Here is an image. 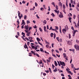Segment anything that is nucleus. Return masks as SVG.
<instances>
[{
	"label": "nucleus",
	"mask_w": 79,
	"mask_h": 79,
	"mask_svg": "<svg viewBox=\"0 0 79 79\" xmlns=\"http://www.w3.org/2000/svg\"><path fill=\"white\" fill-rule=\"evenodd\" d=\"M22 24H23V25H25V22H24V20H23L22 21Z\"/></svg>",
	"instance_id": "obj_14"
},
{
	"label": "nucleus",
	"mask_w": 79,
	"mask_h": 79,
	"mask_svg": "<svg viewBox=\"0 0 79 79\" xmlns=\"http://www.w3.org/2000/svg\"><path fill=\"white\" fill-rule=\"evenodd\" d=\"M66 6L67 7L68 6V0H66Z\"/></svg>",
	"instance_id": "obj_19"
},
{
	"label": "nucleus",
	"mask_w": 79,
	"mask_h": 79,
	"mask_svg": "<svg viewBox=\"0 0 79 79\" xmlns=\"http://www.w3.org/2000/svg\"><path fill=\"white\" fill-rule=\"evenodd\" d=\"M36 40L38 42H39V41H40V39L39 38H36Z\"/></svg>",
	"instance_id": "obj_12"
},
{
	"label": "nucleus",
	"mask_w": 79,
	"mask_h": 79,
	"mask_svg": "<svg viewBox=\"0 0 79 79\" xmlns=\"http://www.w3.org/2000/svg\"><path fill=\"white\" fill-rule=\"evenodd\" d=\"M63 31H64L65 32H66V30L65 28H64Z\"/></svg>",
	"instance_id": "obj_55"
},
{
	"label": "nucleus",
	"mask_w": 79,
	"mask_h": 79,
	"mask_svg": "<svg viewBox=\"0 0 79 79\" xmlns=\"http://www.w3.org/2000/svg\"><path fill=\"white\" fill-rule=\"evenodd\" d=\"M56 37V34L55 33H54V39H55V38Z\"/></svg>",
	"instance_id": "obj_31"
},
{
	"label": "nucleus",
	"mask_w": 79,
	"mask_h": 79,
	"mask_svg": "<svg viewBox=\"0 0 79 79\" xmlns=\"http://www.w3.org/2000/svg\"><path fill=\"white\" fill-rule=\"evenodd\" d=\"M39 29L40 32H42V28H41V27H40L39 28Z\"/></svg>",
	"instance_id": "obj_22"
},
{
	"label": "nucleus",
	"mask_w": 79,
	"mask_h": 79,
	"mask_svg": "<svg viewBox=\"0 0 79 79\" xmlns=\"http://www.w3.org/2000/svg\"><path fill=\"white\" fill-rule=\"evenodd\" d=\"M55 29H56V30H58V27L55 26Z\"/></svg>",
	"instance_id": "obj_36"
},
{
	"label": "nucleus",
	"mask_w": 79,
	"mask_h": 79,
	"mask_svg": "<svg viewBox=\"0 0 79 79\" xmlns=\"http://www.w3.org/2000/svg\"><path fill=\"white\" fill-rule=\"evenodd\" d=\"M69 50L70 51H71L72 52H74V49H70Z\"/></svg>",
	"instance_id": "obj_20"
},
{
	"label": "nucleus",
	"mask_w": 79,
	"mask_h": 79,
	"mask_svg": "<svg viewBox=\"0 0 79 79\" xmlns=\"http://www.w3.org/2000/svg\"><path fill=\"white\" fill-rule=\"evenodd\" d=\"M57 68H56V69L53 70L54 72H56V71H58L57 70Z\"/></svg>",
	"instance_id": "obj_17"
},
{
	"label": "nucleus",
	"mask_w": 79,
	"mask_h": 79,
	"mask_svg": "<svg viewBox=\"0 0 79 79\" xmlns=\"http://www.w3.org/2000/svg\"><path fill=\"white\" fill-rule=\"evenodd\" d=\"M55 51L56 52V53H59V52H58V51L57 50H55Z\"/></svg>",
	"instance_id": "obj_63"
},
{
	"label": "nucleus",
	"mask_w": 79,
	"mask_h": 79,
	"mask_svg": "<svg viewBox=\"0 0 79 79\" xmlns=\"http://www.w3.org/2000/svg\"><path fill=\"white\" fill-rule=\"evenodd\" d=\"M69 39H71V35H70V34H69Z\"/></svg>",
	"instance_id": "obj_48"
},
{
	"label": "nucleus",
	"mask_w": 79,
	"mask_h": 79,
	"mask_svg": "<svg viewBox=\"0 0 79 79\" xmlns=\"http://www.w3.org/2000/svg\"><path fill=\"white\" fill-rule=\"evenodd\" d=\"M51 59H52V58H51V57H49L48 58V60L50 61V60H51Z\"/></svg>",
	"instance_id": "obj_49"
},
{
	"label": "nucleus",
	"mask_w": 79,
	"mask_h": 79,
	"mask_svg": "<svg viewBox=\"0 0 79 79\" xmlns=\"http://www.w3.org/2000/svg\"><path fill=\"white\" fill-rule=\"evenodd\" d=\"M43 61H44V63H46V60H45L44 59H43Z\"/></svg>",
	"instance_id": "obj_64"
},
{
	"label": "nucleus",
	"mask_w": 79,
	"mask_h": 79,
	"mask_svg": "<svg viewBox=\"0 0 79 79\" xmlns=\"http://www.w3.org/2000/svg\"><path fill=\"white\" fill-rule=\"evenodd\" d=\"M71 29L73 30V31H74V27H73L72 26L71 27Z\"/></svg>",
	"instance_id": "obj_53"
},
{
	"label": "nucleus",
	"mask_w": 79,
	"mask_h": 79,
	"mask_svg": "<svg viewBox=\"0 0 79 79\" xmlns=\"http://www.w3.org/2000/svg\"><path fill=\"white\" fill-rule=\"evenodd\" d=\"M36 55L37 56L39 57V58L40 57V56H39V55L38 54H36Z\"/></svg>",
	"instance_id": "obj_42"
},
{
	"label": "nucleus",
	"mask_w": 79,
	"mask_h": 79,
	"mask_svg": "<svg viewBox=\"0 0 79 79\" xmlns=\"http://www.w3.org/2000/svg\"><path fill=\"white\" fill-rule=\"evenodd\" d=\"M24 28L26 30H28V25H25Z\"/></svg>",
	"instance_id": "obj_4"
},
{
	"label": "nucleus",
	"mask_w": 79,
	"mask_h": 79,
	"mask_svg": "<svg viewBox=\"0 0 79 79\" xmlns=\"http://www.w3.org/2000/svg\"><path fill=\"white\" fill-rule=\"evenodd\" d=\"M45 42L46 44H50V43H48V42L47 41V40H45Z\"/></svg>",
	"instance_id": "obj_24"
},
{
	"label": "nucleus",
	"mask_w": 79,
	"mask_h": 79,
	"mask_svg": "<svg viewBox=\"0 0 79 79\" xmlns=\"http://www.w3.org/2000/svg\"><path fill=\"white\" fill-rule=\"evenodd\" d=\"M24 48L26 49V48H27V45H26V44H25V46L24 45Z\"/></svg>",
	"instance_id": "obj_15"
},
{
	"label": "nucleus",
	"mask_w": 79,
	"mask_h": 79,
	"mask_svg": "<svg viewBox=\"0 0 79 79\" xmlns=\"http://www.w3.org/2000/svg\"><path fill=\"white\" fill-rule=\"evenodd\" d=\"M46 61L48 65L49 64L48 63H50V61L48 60V59H47Z\"/></svg>",
	"instance_id": "obj_10"
},
{
	"label": "nucleus",
	"mask_w": 79,
	"mask_h": 79,
	"mask_svg": "<svg viewBox=\"0 0 79 79\" xmlns=\"http://www.w3.org/2000/svg\"><path fill=\"white\" fill-rule=\"evenodd\" d=\"M51 15L52 16H53V17H54V16H55V15H54V14H53V13H52V14H51Z\"/></svg>",
	"instance_id": "obj_26"
},
{
	"label": "nucleus",
	"mask_w": 79,
	"mask_h": 79,
	"mask_svg": "<svg viewBox=\"0 0 79 79\" xmlns=\"http://www.w3.org/2000/svg\"><path fill=\"white\" fill-rule=\"evenodd\" d=\"M44 24H47V21H46V20H44L43 22Z\"/></svg>",
	"instance_id": "obj_16"
},
{
	"label": "nucleus",
	"mask_w": 79,
	"mask_h": 79,
	"mask_svg": "<svg viewBox=\"0 0 79 79\" xmlns=\"http://www.w3.org/2000/svg\"><path fill=\"white\" fill-rule=\"evenodd\" d=\"M54 63H55L54 64H55V66H58V64H57V62H56V61H54Z\"/></svg>",
	"instance_id": "obj_6"
},
{
	"label": "nucleus",
	"mask_w": 79,
	"mask_h": 79,
	"mask_svg": "<svg viewBox=\"0 0 79 79\" xmlns=\"http://www.w3.org/2000/svg\"><path fill=\"white\" fill-rule=\"evenodd\" d=\"M43 75L44 76H46V75H47V74L46 73H43Z\"/></svg>",
	"instance_id": "obj_59"
},
{
	"label": "nucleus",
	"mask_w": 79,
	"mask_h": 79,
	"mask_svg": "<svg viewBox=\"0 0 79 79\" xmlns=\"http://www.w3.org/2000/svg\"><path fill=\"white\" fill-rule=\"evenodd\" d=\"M53 33H52L51 34V35H50V36H51V37H53Z\"/></svg>",
	"instance_id": "obj_28"
},
{
	"label": "nucleus",
	"mask_w": 79,
	"mask_h": 79,
	"mask_svg": "<svg viewBox=\"0 0 79 79\" xmlns=\"http://www.w3.org/2000/svg\"><path fill=\"white\" fill-rule=\"evenodd\" d=\"M59 17L60 18H63V14H62V13H61V12H60V14L59 15Z\"/></svg>",
	"instance_id": "obj_2"
},
{
	"label": "nucleus",
	"mask_w": 79,
	"mask_h": 79,
	"mask_svg": "<svg viewBox=\"0 0 79 79\" xmlns=\"http://www.w3.org/2000/svg\"><path fill=\"white\" fill-rule=\"evenodd\" d=\"M46 48H49V45L48 44H47L46 45Z\"/></svg>",
	"instance_id": "obj_35"
},
{
	"label": "nucleus",
	"mask_w": 79,
	"mask_h": 79,
	"mask_svg": "<svg viewBox=\"0 0 79 79\" xmlns=\"http://www.w3.org/2000/svg\"><path fill=\"white\" fill-rule=\"evenodd\" d=\"M63 8L64 9H64H65V5H64V4H63Z\"/></svg>",
	"instance_id": "obj_25"
},
{
	"label": "nucleus",
	"mask_w": 79,
	"mask_h": 79,
	"mask_svg": "<svg viewBox=\"0 0 79 79\" xmlns=\"http://www.w3.org/2000/svg\"><path fill=\"white\" fill-rule=\"evenodd\" d=\"M58 6L56 5V10H58Z\"/></svg>",
	"instance_id": "obj_23"
},
{
	"label": "nucleus",
	"mask_w": 79,
	"mask_h": 79,
	"mask_svg": "<svg viewBox=\"0 0 79 79\" xmlns=\"http://www.w3.org/2000/svg\"><path fill=\"white\" fill-rule=\"evenodd\" d=\"M17 34L18 35H19V32H17Z\"/></svg>",
	"instance_id": "obj_62"
},
{
	"label": "nucleus",
	"mask_w": 79,
	"mask_h": 79,
	"mask_svg": "<svg viewBox=\"0 0 79 79\" xmlns=\"http://www.w3.org/2000/svg\"><path fill=\"white\" fill-rule=\"evenodd\" d=\"M65 29H68V25H66L65 26Z\"/></svg>",
	"instance_id": "obj_46"
},
{
	"label": "nucleus",
	"mask_w": 79,
	"mask_h": 79,
	"mask_svg": "<svg viewBox=\"0 0 79 79\" xmlns=\"http://www.w3.org/2000/svg\"><path fill=\"white\" fill-rule=\"evenodd\" d=\"M59 5L60 6L62 7V3H61V2H60L59 3Z\"/></svg>",
	"instance_id": "obj_8"
},
{
	"label": "nucleus",
	"mask_w": 79,
	"mask_h": 79,
	"mask_svg": "<svg viewBox=\"0 0 79 79\" xmlns=\"http://www.w3.org/2000/svg\"><path fill=\"white\" fill-rule=\"evenodd\" d=\"M26 2L24 1H22V3H24V4Z\"/></svg>",
	"instance_id": "obj_58"
},
{
	"label": "nucleus",
	"mask_w": 79,
	"mask_h": 79,
	"mask_svg": "<svg viewBox=\"0 0 79 79\" xmlns=\"http://www.w3.org/2000/svg\"><path fill=\"white\" fill-rule=\"evenodd\" d=\"M63 55L64 56V58H66V53H64L63 54Z\"/></svg>",
	"instance_id": "obj_7"
},
{
	"label": "nucleus",
	"mask_w": 79,
	"mask_h": 79,
	"mask_svg": "<svg viewBox=\"0 0 79 79\" xmlns=\"http://www.w3.org/2000/svg\"><path fill=\"white\" fill-rule=\"evenodd\" d=\"M25 39L27 40V41H29V39L27 37H25Z\"/></svg>",
	"instance_id": "obj_52"
},
{
	"label": "nucleus",
	"mask_w": 79,
	"mask_h": 79,
	"mask_svg": "<svg viewBox=\"0 0 79 79\" xmlns=\"http://www.w3.org/2000/svg\"><path fill=\"white\" fill-rule=\"evenodd\" d=\"M31 53H32V54H33L34 55H35V52H34V51H31Z\"/></svg>",
	"instance_id": "obj_9"
},
{
	"label": "nucleus",
	"mask_w": 79,
	"mask_h": 79,
	"mask_svg": "<svg viewBox=\"0 0 79 79\" xmlns=\"http://www.w3.org/2000/svg\"><path fill=\"white\" fill-rule=\"evenodd\" d=\"M38 44H40V45H41V46H43V45H42V44H41L39 42H38Z\"/></svg>",
	"instance_id": "obj_50"
},
{
	"label": "nucleus",
	"mask_w": 79,
	"mask_h": 79,
	"mask_svg": "<svg viewBox=\"0 0 79 79\" xmlns=\"http://www.w3.org/2000/svg\"><path fill=\"white\" fill-rule=\"evenodd\" d=\"M40 10L41 11H44V9L42 7H41L40 8Z\"/></svg>",
	"instance_id": "obj_32"
},
{
	"label": "nucleus",
	"mask_w": 79,
	"mask_h": 79,
	"mask_svg": "<svg viewBox=\"0 0 79 79\" xmlns=\"http://www.w3.org/2000/svg\"><path fill=\"white\" fill-rule=\"evenodd\" d=\"M70 43H71V41H67V44H68V45H70Z\"/></svg>",
	"instance_id": "obj_18"
},
{
	"label": "nucleus",
	"mask_w": 79,
	"mask_h": 79,
	"mask_svg": "<svg viewBox=\"0 0 79 79\" xmlns=\"http://www.w3.org/2000/svg\"><path fill=\"white\" fill-rule=\"evenodd\" d=\"M44 30L45 32H47V30H46V27L45 26H44Z\"/></svg>",
	"instance_id": "obj_5"
},
{
	"label": "nucleus",
	"mask_w": 79,
	"mask_h": 79,
	"mask_svg": "<svg viewBox=\"0 0 79 79\" xmlns=\"http://www.w3.org/2000/svg\"><path fill=\"white\" fill-rule=\"evenodd\" d=\"M45 72H46V73H49V70H46V71H45Z\"/></svg>",
	"instance_id": "obj_51"
},
{
	"label": "nucleus",
	"mask_w": 79,
	"mask_h": 79,
	"mask_svg": "<svg viewBox=\"0 0 79 79\" xmlns=\"http://www.w3.org/2000/svg\"><path fill=\"white\" fill-rule=\"evenodd\" d=\"M78 23L77 24V26H79V19L78 20Z\"/></svg>",
	"instance_id": "obj_61"
},
{
	"label": "nucleus",
	"mask_w": 79,
	"mask_h": 79,
	"mask_svg": "<svg viewBox=\"0 0 79 79\" xmlns=\"http://www.w3.org/2000/svg\"><path fill=\"white\" fill-rule=\"evenodd\" d=\"M43 49H42V48H40V51L41 52H44V51H43Z\"/></svg>",
	"instance_id": "obj_29"
},
{
	"label": "nucleus",
	"mask_w": 79,
	"mask_h": 79,
	"mask_svg": "<svg viewBox=\"0 0 79 79\" xmlns=\"http://www.w3.org/2000/svg\"><path fill=\"white\" fill-rule=\"evenodd\" d=\"M29 56H32V53H29Z\"/></svg>",
	"instance_id": "obj_40"
},
{
	"label": "nucleus",
	"mask_w": 79,
	"mask_h": 79,
	"mask_svg": "<svg viewBox=\"0 0 79 79\" xmlns=\"http://www.w3.org/2000/svg\"><path fill=\"white\" fill-rule=\"evenodd\" d=\"M52 5H53V6H54V7H55V3L53 2H52L51 3Z\"/></svg>",
	"instance_id": "obj_11"
},
{
	"label": "nucleus",
	"mask_w": 79,
	"mask_h": 79,
	"mask_svg": "<svg viewBox=\"0 0 79 79\" xmlns=\"http://www.w3.org/2000/svg\"><path fill=\"white\" fill-rule=\"evenodd\" d=\"M31 47L32 48H33V49L34 48V46L31 45Z\"/></svg>",
	"instance_id": "obj_41"
},
{
	"label": "nucleus",
	"mask_w": 79,
	"mask_h": 79,
	"mask_svg": "<svg viewBox=\"0 0 79 79\" xmlns=\"http://www.w3.org/2000/svg\"><path fill=\"white\" fill-rule=\"evenodd\" d=\"M73 68L74 69H75V70H79V68H78L77 69H75V67H74Z\"/></svg>",
	"instance_id": "obj_44"
},
{
	"label": "nucleus",
	"mask_w": 79,
	"mask_h": 79,
	"mask_svg": "<svg viewBox=\"0 0 79 79\" xmlns=\"http://www.w3.org/2000/svg\"><path fill=\"white\" fill-rule=\"evenodd\" d=\"M56 39L58 40V42H59L60 41L59 40V38L58 37H56Z\"/></svg>",
	"instance_id": "obj_39"
},
{
	"label": "nucleus",
	"mask_w": 79,
	"mask_h": 79,
	"mask_svg": "<svg viewBox=\"0 0 79 79\" xmlns=\"http://www.w3.org/2000/svg\"><path fill=\"white\" fill-rule=\"evenodd\" d=\"M24 19L26 20V19H27L26 18H27V16L26 15H25V16H24Z\"/></svg>",
	"instance_id": "obj_33"
},
{
	"label": "nucleus",
	"mask_w": 79,
	"mask_h": 79,
	"mask_svg": "<svg viewBox=\"0 0 79 79\" xmlns=\"http://www.w3.org/2000/svg\"><path fill=\"white\" fill-rule=\"evenodd\" d=\"M76 32H77V30L74 31V32H73V34H76Z\"/></svg>",
	"instance_id": "obj_37"
},
{
	"label": "nucleus",
	"mask_w": 79,
	"mask_h": 79,
	"mask_svg": "<svg viewBox=\"0 0 79 79\" xmlns=\"http://www.w3.org/2000/svg\"><path fill=\"white\" fill-rule=\"evenodd\" d=\"M35 6H38V5H37V4L36 2H35Z\"/></svg>",
	"instance_id": "obj_43"
},
{
	"label": "nucleus",
	"mask_w": 79,
	"mask_h": 79,
	"mask_svg": "<svg viewBox=\"0 0 79 79\" xmlns=\"http://www.w3.org/2000/svg\"><path fill=\"white\" fill-rule=\"evenodd\" d=\"M68 73L69 74H71V75H73V73H71V72L70 71H69Z\"/></svg>",
	"instance_id": "obj_27"
},
{
	"label": "nucleus",
	"mask_w": 79,
	"mask_h": 79,
	"mask_svg": "<svg viewBox=\"0 0 79 79\" xmlns=\"http://www.w3.org/2000/svg\"><path fill=\"white\" fill-rule=\"evenodd\" d=\"M71 66L72 68H73V67H74V65H73V64H71Z\"/></svg>",
	"instance_id": "obj_47"
},
{
	"label": "nucleus",
	"mask_w": 79,
	"mask_h": 79,
	"mask_svg": "<svg viewBox=\"0 0 79 79\" xmlns=\"http://www.w3.org/2000/svg\"><path fill=\"white\" fill-rule=\"evenodd\" d=\"M28 39H29L30 40H32V37L30 36L29 37Z\"/></svg>",
	"instance_id": "obj_21"
},
{
	"label": "nucleus",
	"mask_w": 79,
	"mask_h": 79,
	"mask_svg": "<svg viewBox=\"0 0 79 79\" xmlns=\"http://www.w3.org/2000/svg\"><path fill=\"white\" fill-rule=\"evenodd\" d=\"M34 49L35 50H37V46H36V47L34 48Z\"/></svg>",
	"instance_id": "obj_60"
},
{
	"label": "nucleus",
	"mask_w": 79,
	"mask_h": 79,
	"mask_svg": "<svg viewBox=\"0 0 79 79\" xmlns=\"http://www.w3.org/2000/svg\"><path fill=\"white\" fill-rule=\"evenodd\" d=\"M48 11H50V6H48Z\"/></svg>",
	"instance_id": "obj_57"
},
{
	"label": "nucleus",
	"mask_w": 79,
	"mask_h": 79,
	"mask_svg": "<svg viewBox=\"0 0 79 79\" xmlns=\"http://www.w3.org/2000/svg\"><path fill=\"white\" fill-rule=\"evenodd\" d=\"M59 63L61 65L63 66H65V65H66V64L64 62H61V61H60Z\"/></svg>",
	"instance_id": "obj_1"
},
{
	"label": "nucleus",
	"mask_w": 79,
	"mask_h": 79,
	"mask_svg": "<svg viewBox=\"0 0 79 79\" xmlns=\"http://www.w3.org/2000/svg\"><path fill=\"white\" fill-rule=\"evenodd\" d=\"M18 16H20V14H21V12H19V11H18Z\"/></svg>",
	"instance_id": "obj_30"
},
{
	"label": "nucleus",
	"mask_w": 79,
	"mask_h": 79,
	"mask_svg": "<svg viewBox=\"0 0 79 79\" xmlns=\"http://www.w3.org/2000/svg\"><path fill=\"white\" fill-rule=\"evenodd\" d=\"M59 41L60 42H62V39H60L59 40Z\"/></svg>",
	"instance_id": "obj_38"
},
{
	"label": "nucleus",
	"mask_w": 79,
	"mask_h": 79,
	"mask_svg": "<svg viewBox=\"0 0 79 79\" xmlns=\"http://www.w3.org/2000/svg\"><path fill=\"white\" fill-rule=\"evenodd\" d=\"M27 24H29V23H31L30 22V21L29 20H27Z\"/></svg>",
	"instance_id": "obj_34"
},
{
	"label": "nucleus",
	"mask_w": 79,
	"mask_h": 79,
	"mask_svg": "<svg viewBox=\"0 0 79 79\" xmlns=\"http://www.w3.org/2000/svg\"><path fill=\"white\" fill-rule=\"evenodd\" d=\"M27 36H29V35H29L30 34H31V32H27Z\"/></svg>",
	"instance_id": "obj_13"
},
{
	"label": "nucleus",
	"mask_w": 79,
	"mask_h": 79,
	"mask_svg": "<svg viewBox=\"0 0 79 79\" xmlns=\"http://www.w3.org/2000/svg\"><path fill=\"white\" fill-rule=\"evenodd\" d=\"M54 11H55V13H58V10H54Z\"/></svg>",
	"instance_id": "obj_45"
},
{
	"label": "nucleus",
	"mask_w": 79,
	"mask_h": 79,
	"mask_svg": "<svg viewBox=\"0 0 79 79\" xmlns=\"http://www.w3.org/2000/svg\"><path fill=\"white\" fill-rule=\"evenodd\" d=\"M78 46L77 44H75L74 46V48L76 49L77 51V48Z\"/></svg>",
	"instance_id": "obj_3"
},
{
	"label": "nucleus",
	"mask_w": 79,
	"mask_h": 79,
	"mask_svg": "<svg viewBox=\"0 0 79 79\" xmlns=\"http://www.w3.org/2000/svg\"><path fill=\"white\" fill-rule=\"evenodd\" d=\"M65 59H66V60H68V56H66L65 57V58H64Z\"/></svg>",
	"instance_id": "obj_56"
},
{
	"label": "nucleus",
	"mask_w": 79,
	"mask_h": 79,
	"mask_svg": "<svg viewBox=\"0 0 79 79\" xmlns=\"http://www.w3.org/2000/svg\"><path fill=\"white\" fill-rule=\"evenodd\" d=\"M69 6L70 8H71V3H69Z\"/></svg>",
	"instance_id": "obj_54"
}]
</instances>
